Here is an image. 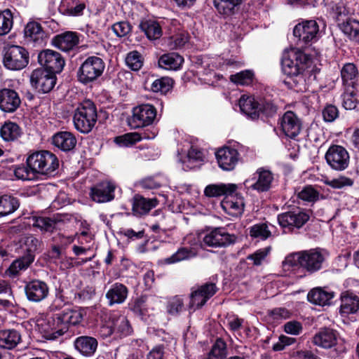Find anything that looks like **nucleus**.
Instances as JSON below:
<instances>
[{
    "label": "nucleus",
    "mask_w": 359,
    "mask_h": 359,
    "mask_svg": "<svg viewBox=\"0 0 359 359\" xmlns=\"http://www.w3.org/2000/svg\"><path fill=\"white\" fill-rule=\"evenodd\" d=\"M26 163L36 177L38 175H52L59 166L56 156L46 150L32 153L27 156Z\"/></svg>",
    "instance_id": "f257e3e1"
},
{
    "label": "nucleus",
    "mask_w": 359,
    "mask_h": 359,
    "mask_svg": "<svg viewBox=\"0 0 359 359\" xmlns=\"http://www.w3.org/2000/svg\"><path fill=\"white\" fill-rule=\"evenodd\" d=\"M310 62L308 55L297 48L285 50L282 56L281 65L285 74L299 76Z\"/></svg>",
    "instance_id": "f03ea898"
},
{
    "label": "nucleus",
    "mask_w": 359,
    "mask_h": 359,
    "mask_svg": "<svg viewBox=\"0 0 359 359\" xmlns=\"http://www.w3.org/2000/svg\"><path fill=\"white\" fill-rule=\"evenodd\" d=\"M97 119V109L94 103L89 100L79 104L73 116L75 128L80 133L85 134L93 130Z\"/></svg>",
    "instance_id": "7ed1b4c3"
},
{
    "label": "nucleus",
    "mask_w": 359,
    "mask_h": 359,
    "mask_svg": "<svg viewBox=\"0 0 359 359\" xmlns=\"http://www.w3.org/2000/svg\"><path fill=\"white\" fill-rule=\"evenodd\" d=\"M103 60L97 56L87 57L77 72L78 81L85 85L93 83L100 77L104 70Z\"/></svg>",
    "instance_id": "20e7f679"
},
{
    "label": "nucleus",
    "mask_w": 359,
    "mask_h": 359,
    "mask_svg": "<svg viewBox=\"0 0 359 359\" xmlns=\"http://www.w3.org/2000/svg\"><path fill=\"white\" fill-rule=\"evenodd\" d=\"M132 332V327L126 316L118 313L110 314L108 320L104 321L100 330L103 337H108L114 333L121 337H126Z\"/></svg>",
    "instance_id": "39448f33"
},
{
    "label": "nucleus",
    "mask_w": 359,
    "mask_h": 359,
    "mask_svg": "<svg viewBox=\"0 0 359 359\" xmlns=\"http://www.w3.org/2000/svg\"><path fill=\"white\" fill-rule=\"evenodd\" d=\"M29 63V53L22 46H8L4 48L3 64L4 67L13 71L24 69Z\"/></svg>",
    "instance_id": "423d86ee"
},
{
    "label": "nucleus",
    "mask_w": 359,
    "mask_h": 359,
    "mask_svg": "<svg viewBox=\"0 0 359 359\" xmlns=\"http://www.w3.org/2000/svg\"><path fill=\"white\" fill-rule=\"evenodd\" d=\"M337 333L335 330L330 328L321 329L313 337V342L315 345L323 348H331L335 347L334 358L340 357L346 351V347L337 341Z\"/></svg>",
    "instance_id": "0eeeda50"
},
{
    "label": "nucleus",
    "mask_w": 359,
    "mask_h": 359,
    "mask_svg": "<svg viewBox=\"0 0 359 359\" xmlns=\"http://www.w3.org/2000/svg\"><path fill=\"white\" fill-rule=\"evenodd\" d=\"M38 331L46 339H55L65 333V327L61 328L57 314L43 316L36 320Z\"/></svg>",
    "instance_id": "6e6552de"
},
{
    "label": "nucleus",
    "mask_w": 359,
    "mask_h": 359,
    "mask_svg": "<svg viewBox=\"0 0 359 359\" xmlns=\"http://www.w3.org/2000/svg\"><path fill=\"white\" fill-rule=\"evenodd\" d=\"M326 163L332 170L343 171L349 165L350 156L347 150L340 145H332L325 153Z\"/></svg>",
    "instance_id": "1a4fd4ad"
},
{
    "label": "nucleus",
    "mask_w": 359,
    "mask_h": 359,
    "mask_svg": "<svg viewBox=\"0 0 359 359\" xmlns=\"http://www.w3.org/2000/svg\"><path fill=\"white\" fill-rule=\"evenodd\" d=\"M156 116V110L151 104H141L133 110V116L128 120L132 128H138L151 125Z\"/></svg>",
    "instance_id": "9d476101"
},
{
    "label": "nucleus",
    "mask_w": 359,
    "mask_h": 359,
    "mask_svg": "<svg viewBox=\"0 0 359 359\" xmlns=\"http://www.w3.org/2000/svg\"><path fill=\"white\" fill-rule=\"evenodd\" d=\"M236 236L230 234L222 227L215 228L205 233L203 238V245L211 248H225L236 241Z\"/></svg>",
    "instance_id": "9b49d317"
},
{
    "label": "nucleus",
    "mask_w": 359,
    "mask_h": 359,
    "mask_svg": "<svg viewBox=\"0 0 359 359\" xmlns=\"http://www.w3.org/2000/svg\"><path fill=\"white\" fill-rule=\"evenodd\" d=\"M217 291L214 283H205L197 289H192L189 295V308L195 311L201 308Z\"/></svg>",
    "instance_id": "f8f14e48"
},
{
    "label": "nucleus",
    "mask_w": 359,
    "mask_h": 359,
    "mask_svg": "<svg viewBox=\"0 0 359 359\" xmlns=\"http://www.w3.org/2000/svg\"><path fill=\"white\" fill-rule=\"evenodd\" d=\"M32 86L39 92L46 93L50 92L56 83L55 74L43 69L34 70L30 76Z\"/></svg>",
    "instance_id": "ddd939ff"
},
{
    "label": "nucleus",
    "mask_w": 359,
    "mask_h": 359,
    "mask_svg": "<svg viewBox=\"0 0 359 359\" xmlns=\"http://www.w3.org/2000/svg\"><path fill=\"white\" fill-rule=\"evenodd\" d=\"M39 64L46 70L53 74L60 73L65 65V60L61 55L53 50H44L38 55Z\"/></svg>",
    "instance_id": "4468645a"
},
{
    "label": "nucleus",
    "mask_w": 359,
    "mask_h": 359,
    "mask_svg": "<svg viewBox=\"0 0 359 359\" xmlns=\"http://www.w3.org/2000/svg\"><path fill=\"white\" fill-rule=\"evenodd\" d=\"M293 34L304 43L314 42L318 38L319 26L316 20H304L294 27Z\"/></svg>",
    "instance_id": "2eb2a0df"
},
{
    "label": "nucleus",
    "mask_w": 359,
    "mask_h": 359,
    "mask_svg": "<svg viewBox=\"0 0 359 359\" xmlns=\"http://www.w3.org/2000/svg\"><path fill=\"white\" fill-rule=\"evenodd\" d=\"M309 218L310 216L306 212L296 210L279 215L278 221L283 228L292 230L294 228H301L309 221Z\"/></svg>",
    "instance_id": "dca6fc26"
},
{
    "label": "nucleus",
    "mask_w": 359,
    "mask_h": 359,
    "mask_svg": "<svg viewBox=\"0 0 359 359\" xmlns=\"http://www.w3.org/2000/svg\"><path fill=\"white\" fill-rule=\"evenodd\" d=\"M219 166L224 170H233L241 161L238 150L230 147L219 149L215 153Z\"/></svg>",
    "instance_id": "f3484780"
},
{
    "label": "nucleus",
    "mask_w": 359,
    "mask_h": 359,
    "mask_svg": "<svg viewBox=\"0 0 359 359\" xmlns=\"http://www.w3.org/2000/svg\"><path fill=\"white\" fill-rule=\"evenodd\" d=\"M273 181L272 172L263 168L258 169L252 178L247 180L245 184L259 192L267 191L271 187Z\"/></svg>",
    "instance_id": "a211bd4d"
},
{
    "label": "nucleus",
    "mask_w": 359,
    "mask_h": 359,
    "mask_svg": "<svg viewBox=\"0 0 359 359\" xmlns=\"http://www.w3.org/2000/svg\"><path fill=\"white\" fill-rule=\"evenodd\" d=\"M116 185L110 181L102 182L91 189L92 199L97 203H107L114 198Z\"/></svg>",
    "instance_id": "6ab92c4d"
},
{
    "label": "nucleus",
    "mask_w": 359,
    "mask_h": 359,
    "mask_svg": "<svg viewBox=\"0 0 359 359\" xmlns=\"http://www.w3.org/2000/svg\"><path fill=\"white\" fill-rule=\"evenodd\" d=\"M25 292L29 301L39 302L47 297L49 288L45 282L33 280L26 284Z\"/></svg>",
    "instance_id": "aec40b11"
},
{
    "label": "nucleus",
    "mask_w": 359,
    "mask_h": 359,
    "mask_svg": "<svg viewBox=\"0 0 359 359\" xmlns=\"http://www.w3.org/2000/svg\"><path fill=\"white\" fill-rule=\"evenodd\" d=\"M23 37L27 44L34 46H41L44 42L45 33L39 23L31 21L24 28Z\"/></svg>",
    "instance_id": "412c9836"
},
{
    "label": "nucleus",
    "mask_w": 359,
    "mask_h": 359,
    "mask_svg": "<svg viewBox=\"0 0 359 359\" xmlns=\"http://www.w3.org/2000/svg\"><path fill=\"white\" fill-rule=\"evenodd\" d=\"M324 261V255L317 249L302 251V267L310 273L320 270Z\"/></svg>",
    "instance_id": "4be33fe9"
},
{
    "label": "nucleus",
    "mask_w": 359,
    "mask_h": 359,
    "mask_svg": "<svg viewBox=\"0 0 359 359\" xmlns=\"http://www.w3.org/2000/svg\"><path fill=\"white\" fill-rule=\"evenodd\" d=\"M21 99L18 93L12 89L0 90V109L6 113L15 111L20 106Z\"/></svg>",
    "instance_id": "5701e85b"
},
{
    "label": "nucleus",
    "mask_w": 359,
    "mask_h": 359,
    "mask_svg": "<svg viewBox=\"0 0 359 359\" xmlns=\"http://www.w3.org/2000/svg\"><path fill=\"white\" fill-rule=\"evenodd\" d=\"M244 205L243 198L235 192L226 195L221 203L222 209L232 217L241 215L243 212Z\"/></svg>",
    "instance_id": "b1692460"
},
{
    "label": "nucleus",
    "mask_w": 359,
    "mask_h": 359,
    "mask_svg": "<svg viewBox=\"0 0 359 359\" xmlns=\"http://www.w3.org/2000/svg\"><path fill=\"white\" fill-rule=\"evenodd\" d=\"M339 313L342 316L356 313L359 311V294L345 291L340 297Z\"/></svg>",
    "instance_id": "393cba45"
},
{
    "label": "nucleus",
    "mask_w": 359,
    "mask_h": 359,
    "mask_svg": "<svg viewBox=\"0 0 359 359\" xmlns=\"http://www.w3.org/2000/svg\"><path fill=\"white\" fill-rule=\"evenodd\" d=\"M57 318L61 328L65 327L66 332L69 325H76L82 321L83 314L81 309L68 307L57 313Z\"/></svg>",
    "instance_id": "a878e982"
},
{
    "label": "nucleus",
    "mask_w": 359,
    "mask_h": 359,
    "mask_svg": "<svg viewBox=\"0 0 359 359\" xmlns=\"http://www.w3.org/2000/svg\"><path fill=\"white\" fill-rule=\"evenodd\" d=\"M280 125L283 132L290 138H295L301 131L299 119L290 111L284 114L281 118Z\"/></svg>",
    "instance_id": "bb28decb"
},
{
    "label": "nucleus",
    "mask_w": 359,
    "mask_h": 359,
    "mask_svg": "<svg viewBox=\"0 0 359 359\" xmlns=\"http://www.w3.org/2000/svg\"><path fill=\"white\" fill-rule=\"evenodd\" d=\"M97 340L90 336H81L74 341V348L84 357L93 356L97 349Z\"/></svg>",
    "instance_id": "cd10ccee"
},
{
    "label": "nucleus",
    "mask_w": 359,
    "mask_h": 359,
    "mask_svg": "<svg viewBox=\"0 0 359 359\" xmlns=\"http://www.w3.org/2000/svg\"><path fill=\"white\" fill-rule=\"evenodd\" d=\"M79 42V38L76 32H65L55 36L53 39V44L62 51L67 52L74 48Z\"/></svg>",
    "instance_id": "c85d7f7f"
},
{
    "label": "nucleus",
    "mask_w": 359,
    "mask_h": 359,
    "mask_svg": "<svg viewBox=\"0 0 359 359\" xmlns=\"http://www.w3.org/2000/svg\"><path fill=\"white\" fill-rule=\"evenodd\" d=\"M128 290L126 285L116 283L111 285L106 293L109 306L123 304L128 297Z\"/></svg>",
    "instance_id": "c756f323"
},
{
    "label": "nucleus",
    "mask_w": 359,
    "mask_h": 359,
    "mask_svg": "<svg viewBox=\"0 0 359 359\" xmlns=\"http://www.w3.org/2000/svg\"><path fill=\"white\" fill-rule=\"evenodd\" d=\"M76 139L74 135L67 131L58 132L52 137V143L62 151H69L76 145Z\"/></svg>",
    "instance_id": "7c9ffc66"
},
{
    "label": "nucleus",
    "mask_w": 359,
    "mask_h": 359,
    "mask_svg": "<svg viewBox=\"0 0 359 359\" xmlns=\"http://www.w3.org/2000/svg\"><path fill=\"white\" fill-rule=\"evenodd\" d=\"M334 297V292L328 291L321 287L311 290L308 295V300L316 305L325 306L330 304L331 300Z\"/></svg>",
    "instance_id": "2f4dec72"
},
{
    "label": "nucleus",
    "mask_w": 359,
    "mask_h": 359,
    "mask_svg": "<svg viewBox=\"0 0 359 359\" xmlns=\"http://www.w3.org/2000/svg\"><path fill=\"white\" fill-rule=\"evenodd\" d=\"M158 205L156 198H147L140 195L134 196L133 203V211L137 215H143L149 212L150 210Z\"/></svg>",
    "instance_id": "473e14b6"
},
{
    "label": "nucleus",
    "mask_w": 359,
    "mask_h": 359,
    "mask_svg": "<svg viewBox=\"0 0 359 359\" xmlns=\"http://www.w3.org/2000/svg\"><path fill=\"white\" fill-rule=\"evenodd\" d=\"M258 102L254 97L243 95L239 99L241 111L252 119L259 118Z\"/></svg>",
    "instance_id": "72a5a7b5"
},
{
    "label": "nucleus",
    "mask_w": 359,
    "mask_h": 359,
    "mask_svg": "<svg viewBox=\"0 0 359 359\" xmlns=\"http://www.w3.org/2000/svg\"><path fill=\"white\" fill-rule=\"evenodd\" d=\"M341 76L344 87H355L359 82V73L353 63H346L341 69Z\"/></svg>",
    "instance_id": "f704fd0d"
},
{
    "label": "nucleus",
    "mask_w": 359,
    "mask_h": 359,
    "mask_svg": "<svg viewBox=\"0 0 359 359\" xmlns=\"http://www.w3.org/2000/svg\"><path fill=\"white\" fill-rule=\"evenodd\" d=\"M236 185L234 184H212L208 185L204 190V194L210 198L220 197L233 193L236 190Z\"/></svg>",
    "instance_id": "c9c22d12"
},
{
    "label": "nucleus",
    "mask_w": 359,
    "mask_h": 359,
    "mask_svg": "<svg viewBox=\"0 0 359 359\" xmlns=\"http://www.w3.org/2000/svg\"><path fill=\"white\" fill-rule=\"evenodd\" d=\"M355 85V87H345L342 94V105L346 109H355L359 104V81Z\"/></svg>",
    "instance_id": "e433bc0d"
},
{
    "label": "nucleus",
    "mask_w": 359,
    "mask_h": 359,
    "mask_svg": "<svg viewBox=\"0 0 359 359\" xmlns=\"http://www.w3.org/2000/svg\"><path fill=\"white\" fill-rule=\"evenodd\" d=\"M184 62L183 57L177 53L163 54L158 59V66L167 70L179 69Z\"/></svg>",
    "instance_id": "4c0bfd02"
},
{
    "label": "nucleus",
    "mask_w": 359,
    "mask_h": 359,
    "mask_svg": "<svg viewBox=\"0 0 359 359\" xmlns=\"http://www.w3.org/2000/svg\"><path fill=\"white\" fill-rule=\"evenodd\" d=\"M187 41V33L180 28L170 29V36L166 39L167 46L171 50L181 48Z\"/></svg>",
    "instance_id": "58836bf2"
},
{
    "label": "nucleus",
    "mask_w": 359,
    "mask_h": 359,
    "mask_svg": "<svg viewBox=\"0 0 359 359\" xmlns=\"http://www.w3.org/2000/svg\"><path fill=\"white\" fill-rule=\"evenodd\" d=\"M140 28L149 40L158 39L163 34L159 23L152 20H142L140 24Z\"/></svg>",
    "instance_id": "ea45409f"
},
{
    "label": "nucleus",
    "mask_w": 359,
    "mask_h": 359,
    "mask_svg": "<svg viewBox=\"0 0 359 359\" xmlns=\"http://www.w3.org/2000/svg\"><path fill=\"white\" fill-rule=\"evenodd\" d=\"M21 337L20 333L15 330L0 331V347L11 349L20 342Z\"/></svg>",
    "instance_id": "a19ab883"
},
{
    "label": "nucleus",
    "mask_w": 359,
    "mask_h": 359,
    "mask_svg": "<svg viewBox=\"0 0 359 359\" xmlns=\"http://www.w3.org/2000/svg\"><path fill=\"white\" fill-rule=\"evenodd\" d=\"M20 206L17 198L10 195L0 196V216L4 217L13 213Z\"/></svg>",
    "instance_id": "79ce46f5"
},
{
    "label": "nucleus",
    "mask_w": 359,
    "mask_h": 359,
    "mask_svg": "<svg viewBox=\"0 0 359 359\" xmlns=\"http://www.w3.org/2000/svg\"><path fill=\"white\" fill-rule=\"evenodd\" d=\"M0 135L5 141H14L21 136L22 131L17 123L8 121L1 126Z\"/></svg>",
    "instance_id": "37998d69"
},
{
    "label": "nucleus",
    "mask_w": 359,
    "mask_h": 359,
    "mask_svg": "<svg viewBox=\"0 0 359 359\" xmlns=\"http://www.w3.org/2000/svg\"><path fill=\"white\" fill-rule=\"evenodd\" d=\"M271 229H274V226L271 224H256L250 228V236L259 240L265 241L271 236Z\"/></svg>",
    "instance_id": "c03bdc74"
},
{
    "label": "nucleus",
    "mask_w": 359,
    "mask_h": 359,
    "mask_svg": "<svg viewBox=\"0 0 359 359\" xmlns=\"http://www.w3.org/2000/svg\"><path fill=\"white\" fill-rule=\"evenodd\" d=\"M341 30L351 40L359 43V20L348 18L342 23Z\"/></svg>",
    "instance_id": "a18cd8bd"
},
{
    "label": "nucleus",
    "mask_w": 359,
    "mask_h": 359,
    "mask_svg": "<svg viewBox=\"0 0 359 359\" xmlns=\"http://www.w3.org/2000/svg\"><path fill=\"white\" fill-rule=\"evenodd\" d=\"M241 0H214L213 4L217 11L223 15H229L233 13L235 8L241 4Z\"/></svg>",
    "instance_id": "49530a36"
},
{
    "label": "nucleus",
    "mask_w": 359,
    "mask_h": 359,
    "mask_svg": "<svg viewBox=\"0 0 359 359\" xmlns=\"http://www.w3.org/2000/svg\"><path fill=\"white\" fill-rule=\"evenodd\" d=\"M29 219L33 226L39 229L42 231L51 232L55 228V221L49 217H32Z\"/></svg>",
    "instance_id": "de8ad7c7"
},
{
    "label": "nucleus",
    "mask_w": 359,
    "mask_h": 359,
    "mask_svg": "<svg viewBox=\"0 0 359 359\" xmlns=\"http://www.w3.org/2000/svg\"><path fill=\"white\" fill-rule=\"evenodd\" d=\"M13 26V13L9 9L0 11V36L8 34Z\"/></svg>",
    "instance_id": "09e8293b"
},
{
    "label": "nucleus",
    "mask_w": 359,
    "mask_h": 359,
    "mask_svg": "<svg viewBox=\"0 0 359 359\" xmlns=\"http://www.w3.org/2000/svg\"><path fill=\"white\" fill-rule=\"evenodd\" d=\"M34 255H27L20 259L15 260L9 267L11 274H18L20 271L25 270L33 262Z\"/></svg>",
    "instance_id": "8fccbe9b"
},
{
    "label": "nucleus",
    "mask_w": 359,
    "mask_h": 359,
    "mask_svg": "<svg viewBox=\"0 0 359 359\" xmlns=\"http://www.w3.org/2000/svg\"><path fill=\"white\" fill-rule=\"evenodd\" d=\"M196 254L190 249L181 248L170 257L165 259L164 262L168 264L177 263L194 257Z\"/></svg>",
    "instance_id": "3c124183"
},
{
    "label": "nucleus",
    "mask_w": 359,
    "mask_h": 359,
    "mask_svg": "<svg viewBox=\"0 0 359 359\" xmlns=\"http://www.w3.org/2000/svg\"><path fill=\"white\" fill-rule=\"evenodd\" d=\"M204 154L203 151L195 147H191L187 154V165L183 169H191L196 167L194 163H201L204 160Z\"/></svg>",
    "instance_id": "603ef678"
},
{
    "label": "nucleus",
    "mask_w": 359,
    "mask_h": 359,
    "mask_svg": "<svg viewBox=\"0 0 359 359\" xmlns=\"http://www.w3.org/2000/svg\"><path fill=\"white\" fill-rule=\"evenodd\" d=\"M172 79L169 77H161L153 81L151 90L155 93H166L172 86Z\"/></svg>",
    "instance_id": "864d4df0"
},
{
    "label": "nucleus",
    "mask_w": 359,
    "mask_h": 359,
    "mask_svg": "<svg viewBox=\"0 0 359 359\" xmlns=\"http://www.w3.org/2000/svg\"><path fill=\"white\" fill-rule=\"evenodd\" d=\"M323 182L326 185H328L333 189H337L352 187L354 183L353 179L344 175H340L338 177L332 180L326 179L323 181Z\"/></svg>",
    "instance_id": "5fc2aeb1"
},
{
    "label": "nucleus",
    "mask_w": 359,
    "mask_h": 359,
    "mask_svg": "<svg viewBox=\"0 0 359 359\" xmlns=\"http://www.w3.org/2000/svg\"><path fill=\"white\" fill-rule=\"evenodd\" d=\"M145 297H140L135 299L133 302L129 304L130 309L137 316L143 318L147 315L148 306L146 304Z\"/></svg>",
    "instance_id": "6e6d98bb"
},
{
    "label": "nucleus",
    "mask_w": 359,
    "mask_h": 359,
    "mask_svg": "<svg viewBox=\"0 0 359 359\" xmlns=\"http://www.w3.org/2000/svg\"><path fill=\"white\" fill-rule=\"evenodd\" d=\"M142 55L136 50L131 51L128 53L126 57V63L127 66L133 71H138L143 65Z\"/></svg>",
    "instance_id": "4d7b16f0"
},
{
    "label": "nucleus",
    "mask_w": 359,
    "mask_h": 359,
    "mask_svg": "<svg viewBox=\"0 0 359 359\" xmlns=\"http://www.w3.org/2000/svg\"><path fill=\"white\" fill-rule=\"evenodd\" d=\"M20 245L27 255H33L39 248L41 242L33 236H27L21 239Z\"/></svg>",
    "instance_id": "13d9d810"
},
{
    "label": "nucleus",
    "mask_w": 359,
    "mask_h": 359,
    "mask_svg": "<svg viewBox=\"0 0 359 359\" xmlns=\"http://www.w3.org/2000/svg\"><path fill=\"white\" fill-rule=\"evenodd\" d=\"M184 308V300L181 296L176 295L168 301L167 311L172 316L178 315Z\"/></svg>",
    "instance_id": "bf43d9fd"
},
{
    "label": "nucleus",
    "mask_w": 359,
    "mask_h": 359,
    "mask_svg": "<svg viewBox=\"0 0 359 359\" xmlns=\"http://www.w3.org/2000/svg\"><path fill=\"white\" fill-rule=\"evenodd\" d=\"M259 116L263 114L266 117L276 114L277 107L270 100L260 99L258 102Z\"/></svg>",
    "instance_id": "052dcab7"
},
{
    "label": "nucleus",
    "mask_w": 359,
    "mask_h": 359,
    "mask_svg": "<svg viewBox=\"0 0 359 359\" xmlns=\"http://www.w3.org/2000/svg\"><path fill=\"white\" fill-rule=\"evenodd\" d=\"M142 138L143 137L137 133H130L116 137L114 142L120 147H128L141 140Z\"/></svg>",
    "instance_id": "680f3d73"
},
{
    "label": "nucleus",
    "mask_w": 359,
    "mask_h": 359,
    "mask_svg": "<svg viewBox=\"0 0 359 359\" xmlns=\"http://www.w3.org/2000/svg\"><path fill=\"white\" fill-rule=\"evenodd\" d=\"M226 355V344L219 339H217L207 359H223Z\"/></svg>",
    "instance_id": "e2e57ef3"
},
{
    "label": "nucleus",
    "mask_w": 359,
    "mask_h": 359,
    "mask_svg": "<svg viewBox=\"0 0 359 359\" xmlns=\"http://www.w3.org/2000/svg\"><path fill=\"white\" fill-rule=\"evenodd\" d=\"M253 77L252 72L250 70H245L241 72H238L236 74H232L230 76V81L233 82L234 83L245 86L249 85L252 81Z\"/></svg>",
    "instance_id": "0e129e2a"
},
{
    "label": "nucleus",
    "mask_w": 359,
    "mask_h": 359,
    "mask_svg": "<svg viewBox=\"0 0 359 359\" xmlns=\"http://www.w3.org/2000/svg\"><path fill=\"white\" fill-rule=\"evenodd\" d=\"M297 196L302 201L313 202L318 199L319 193L312 186H305L298 192Z\"/></svg>",
    "instance_id": "69168bd1"
},
{
    "label": "nucleus",
    "mask_w": 359,
    "mask_h": 359,
    "mask_svg": "<svg viewBox=\"0 0 359 359\" xmlns=\"http://www.w3.org/2000/svg\"><path fill=\"white\" fill-rule=\"evenodd\" d=\"M302 251L292 253L287 255L283 262V266L285 270H290L294 266L302 267Z\"/></svg>",
    "instance_id": "338daca9"
},
{
    "label": "nucleus",
    "mask_w": 359,
    "mask_h": 359,
    "mask_svg": "<svg viewBox=\"0 0 359 359\" xmlns=\"http://www.w3.org/2000/svg\"><path fill=\"white\" fill-rule=\"evenodd\" d=\"M271 247H266L256 250L254 253L248 256V259L252 260L255 266L261 265L266 259L271 251Z\"/></svg>",
    "instance_id": "774afa93"
}]
</instances>
